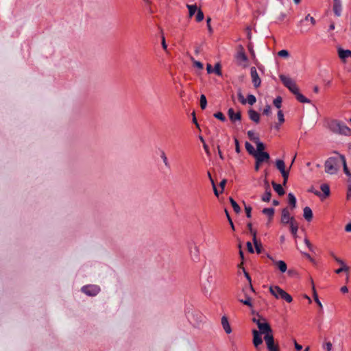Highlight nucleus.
Segmentation results:
<instances>
[{
    "instance_id": "obj_42",
    "label": "nucleus",
    "mask_w": 351,
    "mask_h": 351,
    "mask_svg": "<svg viewBox=\"0 0 351 351\" xmlns=\"http://www.w3.org/2000/svg\"><path fill=\"white\" fill-rule=\"evenodd\" d=\"M247 102L250 105H253L256 103V97L253 95H248L246 99Z\"/></svg>"
},
{
    "instance_id": "obj_33",
    "label": "nucleus",
    "mask_w": 351,
    "mask_h": 351,
    "mask_svg": "<svg viewBox=\"0 0 351 351\" xmlns=\"http://www.w3.org/2000/svg\"><path fill=\"white\" fill-rule=\"evenodd\" d=\"M189 10V17L191 18L196 11H197V7L196 5H186Z\"/></svg>"
},
{
    "instance_id": "obj_44",
    "label": "nucleus",
    "mask_w": 351,
    "mask_h": 351,
    "mask_svg": "<svg viewBox=\"0 0 351 351\" xmlns=\"http://www.w3.org/2000/svg\"><path fill=\"white\" fill-rule=\"evenodd\" d=\"M213 72H215L219 76L222 75L221 71V65L219 63H217L215 65V69H213Z\"/></svg>"
},
{
    "instance_id": "obj_61",
    "label": "nucleus",
    "mask_w": 351,
    "mask_h": 351,
    "mask_svg": "<svg viewBox=\"0 0 351 351\" xmlns=\"http://www.w3.org/2000/svg\"><path fill=\"white\" fill-rule=\"evenodd\" d=\"M304 243L306 245V246L308 247V248L312 251L313 250V245L311 243V242L309 241V240L308 239H304Z\"/></svg>"
},
{
    "instance_id": "obj_56",
    "label": "nucleus",
    "mask_w": 351,
    "mask_h": 351,
    "mask_svg": "<svg viewBox=\"0 0 351 351\" xmlns=\"http://www.w3.org/2000/svg\"><path fill=\"white\" fill-rule=\"evenodd\" d=\"M234 143H235V151L237 153H240V146H239V142L237 138H234Z\"/></svg>"
},
{
    "instance_id": "obj_15",
    "label": "nucleus",
    "mask_w": 351,
    "mask_h": 351,
    "mask_svg": "<svg viewBox=\"0 0 351 351\" xmlns=\"http://www.w3.org/2000/svg\"><path fill=\"white\" fill-rule=\"evenodd\" d=\"M268 257L273 261L274 264L280 270V272L285 273L287 269V264L283 261H275L272 257L268 256Z\"/></svg>"
},
{
    "instance_id": "obj_41",
    "label": "nucleus",
    "mask_w": 351,
    "mask_h": 351,
    "mask_svg": "<svg viewBox=\"0 0 351 351\" xmlns=\"http://www.w3.org/2000/svg\"><path fill=\"white\" fill-rule=\"evenodd\" d=\"M207 106V100L204 95H202L200 97V107L202 109H205Z\"/></svg>"
},
{
    "instance_id": "obj_26",
    "label": "nucleus",
    "mask_w": 351,
    "mask_h": 351,
    "mask_svg": "<svg viewBox=\"0 0 351 351\" xmlns=\"http://www.w3.org/2000/svg\"><path fill=\"white\" fill-rule=\"evenodd\" d=\"M241 291L243 293L244 296H250V293L254 292V289L253 288L252 285L250 284L249 285V286L243 287Z\"/></svg>"
},
{
    "instance_id": "obj_53",
    "label": "nucleus",
    "mask_w": 351,
    "mask_h": 351,
    "mask_svg": "<svg viewBox=\"0 0 351 351\" xmlns=\"http://www.w3.org/2000/svg\"><path fill=\"white\" fill-rule=\"evenodd\" d=\"M271 112V106L269 105H267L263 110V114L265 115H269Z\"/></svg>"
},
{
    "instance_id": "obj_3",
    "label": "nucleus",
    "mask_w": 351,
    "mask_h": 351,
    "mask_svg": "<svg viewBox=\"0 0 351 351\" xmlns=\"http://www.w3.org/2000/svg\"><path fill=\"white\" fill-rule=\"evenodd\" d=\"M269 291L276 298L283 299L289 303L291 302L293 300L292 297L278 286L270 287Z\"/></svg>"
},
{
    "instance_id": "obj_32",
    "label": "nucleus",
    "mask_w": 351,
    "mask_h": 351,
    "mask_svg": "<svg viewBox=\"0 0 351 351\" xmlns=\"http://www.w3.org/2000/svg\"><path fill=\"white\" fill-rule=\"evenodd\" d=\"M256 144V153H262L264 152V149H265V146L263 144V143L261 142L258 139L257 141L255 142Z\"/></svg>"
},
{
    "instance_id": "obj_16",
    "label": "nucleus",
    "mask_w": 351,
    "mask_h": 351,
    "mask_svg": "<svg viewBox=\"0 0 351 351\" xmlns=\"http://www.w3.org/2000/svg\"><path fill=\"white\" fill-rule=\"evenodd\" d=\"M256 160H258V162H264L269 161L270 156L267 152H262V153H256L254 156Z\"/></svg>"
},
{
    "instance_id": "obj_21",
    "label": "nucleus",
    "mask_w": 351,
    "mask_h": 351,
    "mask_svg": "<svg viewBox=\"0 0 351 351\" xmlns=\"http://www.w3.org/2000/svg\"><path fill=\"white\" fill-rule=\"evenodd\" d=\"M262 213L268 217L269 220L267 225H269V223L271 221L274 217V209L273 208H266L262 210Z\"/></svg>"
},
{
    "instance_id": "obj_47",
    "label": "nucleus",
    "mask_w": 351,
    "mask_h": 351,
    "mask_svg": "<svg viewBox=\"0 0 351 351\" xmlns=\"http://www.w3.org/2000/svg\"><path fill=\"white\" fill-rule=\"evenodd\" d=\"M214 117L218 119H219L220 121H226V117L224 116V114L221 112H216L214 114Z\"/></svg>"
},
{
    "instance_id": "obj_38",
    "label": "nucleus",
    "mask_w": 351,
    "mask_h": 351,
    "mask_svg": "<svg viewBox=\"0 0 351 351\" xmlns=\"http://www.w3.org/2000/svg\"><path fill=\"white\" fill-rule=\"evenodd\" d=\"M237 58L239 61L245 62H246L247 60V58L244 53V51H241L237 53Z\"/></svg>"
},
{
    "instance_id": "obj_14",
    "label": "nucleus",
    "mask_w": 351,
    "mask_h": 351,
    "mask_svg": "<svg viewBox=\"0 0 351 351\" xmlns=\"http://www.w3.org/2000/svg\"><path fill=\"white\" fill-rule=\"evenodd\" d=\"M253 335V344L254 347L258 349V346L263 343V339L261 336V333L256 330H252Z\"/></svg>"
},
{
    "instance_id": "obj_43",
    "label": "nucleus",
    "mask_w": 351,
    "mask_h": 351,
    "mask_svg": "<svg viewBox=\"0 0 351 351\" xmlns=\"http://www.w3.org/2000/svg\"><path fill=\"white\" fill-rule=\"evenodd\" d=\"M281 104H282V97H277L274 100V105L277 108H281Z\"/></svg>"
},
{
    "instance_id": "obj_22",
    "label": "nucleus",
    "mask_w": 351,
    "mask_h": 351,
    "mask_svg": "<svg viewBox=\"0 0 351 351\" xmlns=\"http://www.w3.org/2000/svg\"><path fill=\"white\" fill-rule=\"evenodd\" d=\"M303 216L307 221H311L313 219V212L310 207L306 206L304 208Z\"/></svg>"
},
{
    "instance_id": "obj_6",
    "label": "nucleus",
    "mask_w": 351,
    "mask_h": 351,
    "mask_svg": "<svg viewBox=\"0 0 351 351\" xmlns=\"http://www.w3.org/2000/svg\"><path fill=\"white\" fill-rule=\"evenodd\" d=\"M189 255L191 258L195 261L197 262L200 258V249L199 247L195 243H192L189 245Z\"/></svg>"
},
{
    "instance_id": "obj_1",
    "label": "nucleus",
    "mask_w": 351,
    "mask_h": 351,
    "mask_svg": "<svg viewBox=\"0 0 351 351\" xmlns=\"http://www.w3.org/2000/svg\"><path fill=\"white\" fill-rule=\"evenodd\" d=\"M327 128L333 133L341 135H350L351 130L343 123L332 119L328 122Z\"/></svg>"
},
{
    "instance_id": "obj_5",
    "label": "nucleus",
    "mask_w": 351,
    "mask_h": 351,
    "mask_svg": "<svg viewBox=\"0 0 351 351\" xmlns=\"http://www.w3.org/2000/svg\"><path fill=\"white\" fill-rule=\"evenodd\" d=\"M257 326L259 329V333L265 335L264 337H267V335L274 337L272 334V329L265 319H264L261 323L258 322Z\"/></svg>"
},
{
    "instance_id": "obj_29",
    "label": "nucleus",
    "mask_w": 351,
    "mask_h": 351,
    "mask_svg": "<svg viewBox=\"0 0 351 351\" xmlns=\"http://www.w3.org/2000/svg\"><path fill=\"white\" fill-rule=\"evenodd\" d=\"M290 230L293 236H295L298 230V223L295 219H293L291 223H289Z\"/></svg>"
},
{
    "instance_id": "obj_52",
    "label": "nucleus",
    "mask_w": 351,
    "mask_h": 351,
    "mask_svg": "<svg viewBox=\"0 0 351 351\" xmlns=\"http://www.w3.org/2000/svg\"><path fill=\"white\" fill-rule=\"evenodd\" d=\"M264 319H265L264 317H261V316L258 315L256 317H253L252 322L254 323H256V325L258 326V322H259L261 323V322L263 321Z\"/></svg>"
},
{
    "instance_id": "obj_55",
    "label": "nucleus",
    "mask_w": 351,
    "mask_h": 351,
    "mask_svg": "<svg viewBox=\"0 0 351 351\" xmlns=\"http://www.w3.org/2000/svg\"><path fill=\"white\" fill-rule=\"evenodd\" d=\"M324 348H325L327 351H330L332 350V343L328 341V342H326L324 344L323 346Z\"/></svg>"
},
{
    "instance_id": "obj_48",
    "label": "nucleus",
    "mask_w": 351,
    "mask_h": 351,
    "mask_svg": "<svg viewBox=\"0 0 351 351\" xmlns=\"http://www.w3.org/2000/svg\"><path fill=\"white\" fill-rule=\"evenodd\" d=\"M278 55L280 57L288 58L289 56V53L287 50L282 49V50H280V51H278Z\"/></svg>"
},
{
    "instance_id": "obj_49",
    "label": "nucleus",
    "mask_w": 351,
    "mask_h": 351,
    "mask_svg": "<svg viewBox=\"0 0 351 351\" xmlns=\"http://www.w3.org/2000/svg\"><path fill=\"white\" fill-rule=\"evenodd\" d=\"M191 60L193 62V64L195 66L197 67L199 69H203V64L199 61L195 60L193 58H191Z\"/></svg>"
},
{
    "instance_id": "obj_8",
    "label": "nucleus",
    "mask_w": 351,
    "mask_h": 351,
    "mask_svg": "<svg viewBox=\"0 0 351 351\" xmlns=\"http://www.w3.org/2000/svg\"><path fill=\"white\" fill-rule=\"evenodd\" d=\"M267 348L268 351H280V348L278 343H275L274 337L267 336L264 337Z\"/></svg>"
},
{
    "instance_id": "obj_64",
    "label": "nucleus",
    "mask_w": 351,
    "mask_h": 351,
    "mask_svg": "<svg viewBox=\"0 0 351 351\" xmlns=\"http://www.w3.org/2000/svg\"><path fill=\"white\" fill-rule=\"evenodd\" d=\"M206 70H207V72H208V73H213V69L212 65H211V64H208L206 65Z\"/></svg>"
},
{
    "instance_id": "obj_39",
    "label": "nucleus",
    "mask_w": 351,
    "mask_h": 351,
    "mask_svg": "<svg viewBox=\"0 0 351 351\" xmlns=\"http://www.w3.org/2000/svg\"><path fill=\"white\" fill-rule=\"evenodd\" d=\"M204 18V15L203 12L202 11L201 9H198L197 11L196 16H195L196 21L201 22L202 21H203Z\"/></svg>"
},
{
    "instance_id": "obj_40",
    "label": "nucleus",
    "mask_w": 351,
    "mask_h": 351,
    "mask_svg": "<svg viewBox=\"0 0 351 351\" xmlns=\"http://www.w3.org/2000/svg\"><path fill=\"white\" fill-rule=\"evenodd\" d=\"M247 136L250 138V139L254 143H255L259 139L258 136H256L254 132L252 130L247 132Z\"/></svg>"
},
{
    "instance_id": "obj_17",
    "label": "nucleus",
    "mask_w": 351,
    "mask_h": 351,
    "mask_svg": "<svg viewBox=\"0 0 351 351\" xmlns=\"http://www.w3.org/2000/svg\"><path fill=\"white\" fill-rule=\"evenodd\" d=\"M221 326L223 328V330H225V332L227 333V334H230L232 332V328L230 327V325L229 324V322H228V317L226 316H223L221 317Z\"/></svg>"
},
{
    "instance_id": "obj_2",
    "label": "nucleus",
    "mask_w": 351,
    "mask_h": 351,
    "mask_svg": "<svg viewBox=\"0 0 351 351\" xmlns=\"http://www.w3.org/2000/svg\"><path fill=\"white\" fill-rule=\"evenodd\" d=\"M341 155L338 157H330L324 162L325 172L330 175L336 174L341 165Z\"/></svg>"
},
{
    "instance_id": "obj_13",
    "label": "nucleus",
    "mask_w": 351,
    "mask_h": 351,
    "mask_svg": "<svg viewBox=\"0 0 351 351\" xmlns=\"http://www.w3.org/2000/svg\"><path fill=\"white\" fill-rule=\"evenodd\" d=\"M228 115L232 122H235L237 121H241V112L238 111V112H235L234 110H233V108L228 109Z\"/></svg>"
},
{
    "instance_id": "obj_7",
    "label": "nucleus",
    "mask_w": 351,
    "mask_h": 351,
    "mask_svg": "<svg viewBox=\"0 0 351 351\" xmlns=\"http://www.w3.org/2000/svg\"><path fill=\"white\" fill-rule=\"evenodd\" d=\"M276 168L280 171L283 178V185H285L289 178V170H285V164L282 160H277L276 162Z\"/></svg>"
},
{
    "instance_id": "obj_63",
    "label": "nucleus",
    "mask_w": 351,
    "mask_h": 351,
    "mask_svg": "<svg viewBox=\"0 0 351 351\" xmlns=\"http://www.w3.org/2000/svg\"><path fill=\"white\" fill-rule=\"evenodd\" d=\"M227 182V180L226 179H223L220 183H219V186L221 188V192L223 191L225 186H226V184Z\"/></svg>"
},
{
    "instance_id": "obj_11",
    "label": "nucleus",
    "mask_w": 351,
    "mask_h": 351,
    "mask_svg": "<svg viewBox=\"0 0 351 351\" xmlns=\"http://www.w3.org/2000/svg\"><path fill=\"white\" fill-rule=\"evenodd\" d=\"M250 75L252 77V81L255 88H258L261 86V80L258 76L256 69L254 66H252L250 69Z\"/></svg>"
},
{
    "instance_id": "obj_51",
    "label": "nucleus",
    "mask_w": 351,
    "mask_h": 351,
    "mask_svg": "<svg viewBox=\"0 0 351 351\" xmlns=\"http://www.w3.org/2000/svg\"><path fill=\"white\" fill-rule=\"evenodd\" d=\"M161 158H162V159L163 160V162H164L165 165L166 167H169V162H168V159H167V158L166 156V154H165V153L164 152H162Z\"/></svg>"
},
{
    "instance_id": "obj_27",
    "label": "nucleus",
    "mask_w": 351,
    "mask_h": 351,
    "mask_svg": "<svg viewBox=\"0 0 351 351\" xmlns=\"http://www.w3.org/2000/svg\"><path fill=\"white\" fill-rule=\"evenodd\" d=\"M341 164L343 165L344 173L349 177H351V173L349 171L346 164V160L343 155H341Z\"/></svg>"
},
{
    "instance_id": "obj_45",
    "label": "nucleus",
    "mask_w": 351,
    "mask_h": 351,
    "mask_svg": "<svg viewBox=\"0 0 351 351\" xmlns=\"http://www.w3.org/2000/svg\"><path fill=\"white\" fill-rule=\"evenodd\" d=\"M237 95H238V99H239V101H240L242 104L245 105V104L247 103V101H246V99L244 98V96L243 95V94H242V93H241V90H239Z\"/></svg>"
},
{
    "instance_id": "obj_54",
    "label": "nucleus",
    "mask_w": 351,
    "mask_h": 351,
    "mask_svg": "<svg viewBox=\"0 0 351 351\" xmlns=\"http://www.w3.org/2000/svg\"><path fill=\"white\" fill-rule=\"evenodd\" d=\"M245 213H246V216L247 218H250L251 217V212H252V208L250 206H245Z\"/></svg>"
},
{
    "instance_id": "obj_12",
    "label": "nucleus",
    "mask_w": 351,
    "mask_h": 351,
    "mask_svg": "<svg viewBox=\"0 0 351 351\" xmlns=\"http://www.w3.org/2000/svg\"><path fill=\"white\" fill-rule=\"evenodd\" d=\"M295 219L293 217H291L289 211L287 208L282 210L281 223L287 224L291 223V221Z\"/></svg>"
},
{
    "instance_id": "obj_25",
    "label": "nucleus",
    "mask_w": 351,
    "mask_h": 351,
    "mask_svg": "<svg viewBox=\"0 0 351 351\" xmlns=\"http://www.w3.org/2000/svg\"><path fill=\"white\" fill-rule=\"evenodd\" d=\"M272 186L274 189V191L280 196L283 195L285 194V191L282 186L281 184H277L275 182H271Z\"/></svg>"
},
{
    "instance_id": "obj_50",
    "label": "nucleus",
    "mask_w": 351,
    "mask_h": 351,
    "mask_svg": "<svg viewBox=\"0 0 351 351\" xmlns=\"http://www.w3.org/2000/svg\"><path fill=\"white\" fill-rule=\"evenodd\" d=\"M304 21H309L311 23L312 25H315L316 23L315 19L313 16H311L310 14H307L305 16Z\"/></svg>"
},
{
    "instance_id": "obj_37",
    "label": "nucleus",
    "mask_w": 351,
    "mask_h": 351,
    "mask_svg": "<svg viewBox=\"0 0 351 351\" xmlns=\"http://www.w3.org/2000/svg\"><path fill=\"white\" fill-rule=\"evenodd\" d=\"M321 190L324 193L325 197H328L330 195V187L327 184H322L320 186Z\"/></svg>"
},
{
    "instance_id": "obj_46",
    "label": "nucleus",
    "mask_w": 351,
    "mask_h": 351,
    "mask_svg": "<svg viewBox=\"0 0 351 351\" xmlns=\"http://www.w3.org/2000/svg\"><path fill=\"white\" fill-rule=\"evenodd\" d=\"M277 115H278V121H279V125L282 124L285 122V118H284V114H283L282 111L279 110L278 112Z\"/></svg>"
},
{
    "instance_id": "obj_23",
    "label": "nucleus",
    "mask_w": 351,
    "mask_h": 351,
    "mask_svg": "<svg viewBox=\"0 0 351 351\" xmlns=\"http://www.w3.org/2000/svg\"><path fill=\"white\" fill-rule=\"evenodd\" d=\"M338 55L341 59L345 60L347 58H351V51L340 49L338 50Z\"/></svg>"
},
{
    "instance_id": "obj_19",
    "label": "nucleus",
    "mask_w": 351,
    "mask_h": 351,
    "mask_svg": "<svg viewBox=\"0 0 351 351\" xmlns=\"http://www.w3.org/2000/svg\"><path fill=\"white\" fill-rule=\"evenodd\" d=\"M342 6L340 1H334L333 12L337 16H340L341 14Z\"/></svg>"
},
{
    "instance_id": "obj_62",
    "label": "nucleus",
    "mask_w": 351,
    "mask_h": 351,
    "mask_svg": "<svg viewBox=\"0 0 351 351\" xmlns=\"http://www.w3.org/2000/svg\"><path fill=\"white\" fill-rule=\"evenodd\" d=\"M246 245H247L248 252L250 253H254V249L252 247V243L248 241V242H247Z\"/></svg>"
},
{
    "instance_id": "obj_59",
    "label": "nucleus",
    "mask_w": 351,
    "mask_h": 351,
    "mask_svg": "<svg viewBox=\"0 0 351 351\" xmlns=\"http://www.w3.org/2000/svg\"><path fill=\"white\" fill-rule=\"evenodd\" d=\"M243 269L244 275H245V278H247V280L249 282V285L252 284V279H251V277L250 276V274L245 270L244 268H243Z\"/></svg>"
},
{
    "instance_id": "obj_34",
    "label": "nucleus",
    "mask_w": 351,
    "mask_h": 351,
    "mask_svg": "<svg viewBox=\"0 0 351 351\" xmlns=\"http://www.w3.org/2000/svg\"><path fill=\"white\" fill-rule=\"evenodd\" d=\"M230 202L234 209V211L236 213H239L241 211L240 206L238 205V204L234 201V199L232 197L229 198Z\"/></svg>"
},
{
    "instance_id": "obj_31",
    "label": "nucleus",
    "mask_w": 351,
    "mask_h": 351,
    "mask_svg": "<svg viewBox=\"0 0 351 351\" xmlns=\"http://www.w3.org/2000/svg\"><path fill=\"white\" fill-rule=\"evenodd\" d=\"M253 243L255 246L257 254H261L262 250V245L261 243L258 242L256 236H255V233L254 234Z\"/></svg>"
},
{
    "instance_id": "obj_24",
    "label": "nucleus",
    "mask_w": 351,
    "mask_h": 351,
    "mask_svg": "<svg viewBox=\"0 0 351 351\" xmlns=\"http://www.w3.org/2000/svg\"><path fill=\"white\" fill-rule=\"evenodd\" d=\"M271 196V190L269 188V185L267 182H266V191H265V194L262 196L261 199L263 202H268L270 201Z\"/></svg>"
},
{
    "instance_id": "obj_4",
    "label": "nucleus",
    "mask_w": 351,
    "mask_h": 351,
    "mask_svg": "<svg viewBox=\"0 0 351 351\" xmlns=\"http://www.w3.org/2000/svg\"><path fill=\"white\" fill-rule=\"evenodd\" d=\"M279 77L284 86L287 87L293 94L295 93L299 90L296 83L291 77L284 75H280Z\"/></svg>"
},
{
    "instance_id": "obj_28",
    "label": "nucleus",
    "mask_w": 351,
    "mask_h": 351,
    "mask_svg": "<svg viewBox=\"0 0 351 351\" xmlns=\"http://www.w3.org/2000/svg\"><path fill=\"white\" fill-rule=\"evenodd\" d=\"M311 284H312V289H313L314 300H315V302L317 304V305L320 308H322V304L321 302L319 301V300L318 298V295H317V293L316 292V290H315V285H314V283H313V280L312 278H311Z\"/></svg>"
},
{
    "instance_id": "obj_58",
    "label": "nucleus",
    "mask_w": 351,
    "mask_h": 351,
    "mask_svg": "<svg viewBox=\"0 0 351 351\" xmlns=\"http://www.w3.org/2000/svg\"><path fill=\"white\" fill-rule=\"evenodd\" d=\"M225 211H226V216H227L228 220V221H229V223H230V226H231V228H232V229L233 230H234V224H233V222H232V219H231V218H230V215H229V214H228V211H227L226 210Z\"/></svg>"
},
{
    "instance_id": "obj_36",
    "label": "nucleus",
    "mask_w": 351,
    "mask_h": 351,
    "mask_svg": "<svg viewBox=\"0 0 351 351\" xmlns=\"http://www.w3.org/2000/svg\"><path fill=\"white\" fill-rule=\"evenodd\" d=\"M289 204L291 206L292 208H295L296 206V199L293 194L289 193L288 195Z\"/></svg>"
},
{
    "instance_id": "obj_60",
    "label": "nucleus",
    "mask_w": 351,
    "mask_h": 351,
    "mask_svg": "<svg viewBox=\"0 0 351 351\" xmlns=\"http://www.w3.org/2000/svg\"><path fill=\"white\" fill-rule=\"evenodd\" d=\"M247 228L250 232V233L254 236V234L255 233V236H256V232L255 230H253L252 228V225L251 223H249L247 224Z\"/></svg>"
},
{
    "instance_id": "obj_10",
    "label": "nucleus",
    "mask_w": 351,
    "mask_h": 351,
    "mask_svg": "<svg viewBox=\"0 0 351 351\" xmlns=\"http://www.w3.org/2000/svg\"><path fill=\"white\" fill-rule=\"evenodd\" d=\"M330 256L335 259V261H337L340 265H341V268H339L335 270L336 274H340L343 271L348 272L349 271V267L346 265L344 261L337 256L335 255L333 252H330Z\"/></svg>"
},
{
    "instance_id": "obj_20",
    "label": "nucleus",
    "mask_w": 351,
    "mask_h": 351,
    "mask_svg": "<svg viewBox=\"0 0 351 351\" xmlns=\"http://www.w3.org/2000/svg\"><path fill=\"white\" fill-rule=\"evenodd\" d=\"M237 297L238 298V300L243 304L246 305L249 307H252L253 305L252 303V298H251L250 295V296H244L245 299L241 298V294H238Z\"/></svg>"
},
{
    "instance_id": "obj_57",
    "label": "nucleus",
    "mask_w": 351,
    "mask_h": 351,
    "mask_svg": "<svg viewBox=\"0 0 351 351\" xmlns=\"http://www.w3.org/2000/svg\"><path fill=\"white\" fill-rule=\"evenodd\" d=\"M210 21H211V19L210 17H208L207 19H206V23H207V27H208V30L210 33H212L213 32V28L210 25Z\"/></svg>"
},
{
    "instance_id": "obj_18",
    "label": "nucleus",
    "mask_w": 351,
    "mask_h": 351,
    "mask_svg": "<svg viewBox=\"0 0 351 351\" xmlns=\"http://www.w3.org/2000/svg\"><path fill=\"white\" fill-rule=\"evenodd\" d=\"M248 115H249L250 119L252 121L255 122L256 123H259V121H260V114L256 111H255L253 109H250L248 110Z\"/></svg>"
},
{
    "instance_id": "obj_35",
    "label": "nucleus",
    "mask_w": 351,
    "mask_h": 351,
    "mask_svg": "<svg viewBox=\"0 0 351 351\" xmlns=\"http://www.w3.org/2000/svg\"><path fill=\"white\" fill-rule=\"evenodd\" d=\"M245 149L247 152L252 156H254L256 154V150L254 147L248 142H246L245 144Z\"/></svg>"
},
{
    "instance_id": "obj_30",
    "label": "nucleus",
    "mask_w": 351,
    "mask_h": 351,
    "mask_svg": "<svg viewBox=\"0 0 351 351\" xmlns=\"http://www.w3.org/2000/svg\"><path fill=\"white\" fill-rule=\"evenodd\" d=\"M298 101H299L301 103H310V100L306 98L302 94H301L299 91V90L293 94Z\"/></svg>"
},
{
    "instance_id": "obj_9",
    "label": "nucleus",
    "mask_w": 351,
    "mask_h": 351,
    "mask_svg": "<svg viewBox=\"0 0 351 351\" xmlns=\"http://www.w3.org/2000/svg\"><path fill=\"white\" fill-rule=\"evenodd\" d=\"M82 291L88 295L95 296L99 292V287L97 285H87L82 289Z\"/></svg>"
}]
</instances>
